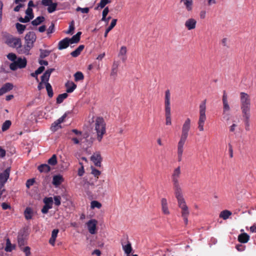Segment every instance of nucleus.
I'll list each match as a JSON object with an SVG mask.
<instances>
[{
    "label": "nucleus",
    "mask_w": 256,
    "mask_h": 256,
    "mask_svg": "<svg viewBox=\"0 0 256 256\" xmlns=\"http://www.w3.org/2000/svg\"><path fill=\"white\" fill-rule=\"evenodd\" d=\"M65 86L66 88V92L68 93H71L74 90L77 86L73 82L68 81L66 83Z\"/></svg>",
    "instance_id": "obj_21"
},
{
    "label": "nucleus",
    "mask_w": 256,
    "mask_h": 256,
    "mask_svg": "<svg viewBox=\"0 0 256 256\" xmlns=\"http://www.w3.org/2000/svg\"><path fill=\"white\" fill-rule=\"evenodd\" d=\"M10 168H8L3 172L0 173V187H4L10 176Z\"/></svg>",
    "instance_id": "obj_11"
},
{
    "label": "nucleus",
    "mask_w": 256,
    "mask_h": 256,
    "mask_svg": "<svg viewBox=\"0 0 256 256\" xmlns=\"http://www.w3.org/2000/svg\"><path fill=\"white\" fill-rule=\"evenodd\" d=\"M110 2V0H101L100 2L98 4V6L100 7V8H104L106 4Z\"/></svg>",
    "instance_id": "obj_55"
},
{
    "label": "nucleus",
    "mask_w": 256,
    "mask_h": 256,
    "mask_svg": "<svg viewBox=\"0 0 256 256\" xmlns=\"http://www.w3.org/2000/svg\"><path fill=\"white\" fill-rule=\"evenodd\" d=\"M16 62L18 64V68H25L27 64L26 60L25 58H18Z\"/></svg>",
    "instance_id": "obj_31"
},
{
    "label": "nucleus",
    "mask_w": 256,
    "mask_h": 256,
    "mask_svg": "<svg viewBox=\"0 0 256 256\" xmlns=\"http://www.w3.org/2000/svg\"><path fill=\"white\" fill-rule=\"evenodd\" d=\"M82 34V32H79L76 33V34L72 36V38H69L70 42V44H76L80 40V35Z\"/></svg>",
    "instance_id": "obj_26"
},
{
    "label": "nucleus",
    "mask_w": 256,
    "mask_h": 256,
    "mask_svg": "<svg viewBox=\"0 0 256 256\" xmlns=\"http://www.w3.org/2000/svg\"><path fill=\"white\" fill-rule=\"evenodd\" d=\"M196 20L193 18L188 19L184 24L186 28L189 30H194L196 27Z\"/></svg>",
    "instance_id": "obj_14"
},
{
    "label": "nucleus",
    "mask_w": 256,
    "mask_h": 256,
    "mask_svg": "<svg viewBox=\"0 0 256 256\" xmlns=\"http://www.w3.org/2000/svg\"><path fill=\"white\" fill-rule=\"evenodd\" d=\"M16 26L18 32L20 34H22L26 28L25 25H23L20 23H16Z\"/></svg>",
    "instance_id": "obj_36"
},
{
    "label": "nucleus",
    "mask_w": 256,
    "mask_h": 256,
    "mask_svg": "<svg viewBox=\"0 0 256 256\" xmlns=\"http://www.w3.org/2000/svg\"><path fill=\"white\" fill-rule=\"evenodd\" d=\"M250 96L244 92L240 93V106L242 114H250Z\"/></svg>",
    "instance_id": "obj_4"
},
{
    "label": "nucleus",
    "mask_w": 256,
    "mask_h": 256,
    "mask_svg": "<svg viewBox=\"0 0 256 256\" xmlns=\"http://www.w3.org/2000/svg\"><path fill=\"white\" fill-rule=\"evenodd\" d=\"M94 130L96 133V139L100 142L106 133V122L103 118L98 116L94 121Z\"/></svg>",
    "instance_id": "obj_3"
},
{
    "label": "nucleus",
    "mask_w": 256,
    "mask_h": 256,
    "mask_svg": "<svg viewBox=\"0 0 256 256\" xmlns=\"http://www.w3.org/2000/svg\"><path fill=\"white\" fill-rule=\"evenodd\" d=\"M70 44L68 38H66L60 40L58 44V48L60 50L67 48Z\"/></svg>",
    "instance_id": "obj_16"
},
{
    "label": "nucleus",
    "mask_w": 256,
    "mask_h": 256,
    "mask_svg": "<svg viewBox=\"0 0 256 256\" xmlns=\"http://www.w3.org/2000/svg\"><path fill=\"white\" fill-rule=\"evenodd\" d=\"M52 2V0H42V4L44 6H48Z\"/></svg>",
    "instance_id": "obj_63"
},
{
    "label": "nucleus",
    "mask_w": 256,
    "mask_h": 256,
    "mask_svg": "<svg viewBox=\"0 0 256 256\" xmlns=\"http://www.w3.org/2000/svg\"><path fill=\"white\" fill-rule=\"evenodd\" d=\"M7 58L8 60L14 62L16 58V56L14 53H10L8 54Z\"/></svg>",
    "instance_id": "obj_59"
},
{
    "label": "nucleus",
    "mask_w": 256,
    "mask_h": 256,
    "mask_svg": "<svg viewBox=\"0 0 256 256\" xmlns=\"http://www.w3.org/2000/svg\"><path fill=\"white\" fill-rule=\"evenodd\" d=\"M11 243L10 240L8 238L6 240V247L5 248V250L6 252H11L12 250V248H11Z\"/></svg>",
    "instance_id": "obj_56"
},
{
    "label": "nucleus",
    "mask_w": 256,
    "mask_h": 256,
    "mask_svg": "<svg viewBox=\"0 0 256 256\" xmlns=\"http://www.w3.org/2000/svg\"><path fill=\"white\" fill-rule=\"evenodd\" d=\"M54 32V24L52 23L51 25L49 26L47 30V34L48 35L53 33Z\"/></svg>",
    "instance_id": "obj_58"
},
{
    "label": "nucleus",
    "mask_w": 256,
    "mask_h": 256,
    "mask_svg": "<svg viewBox=\"0 0 256 256\" xmlns=\"http://www.w3.org/2000/svg\"><path fill=\"white\" fill-rule=\"evenodd\" d=\"M58 4L56 2H52L50 4V5L48 6V8H47L48 12L49 13H52L54 12L57 8Z\"/></svg>",
    "instance_id": "obj_38"
},
{
    "label": "nucleus",
    "mask_w": 256,
    "mask_h": 256,
    "mask_svg": "<svg viewBox=\"0 0 256 256\" xmlns=\"http://www.w3.org/2000/svg\"><path fill=\"white\" fill-rule=\"evenodd\" d=\"M74 80L76 82L83 80L84 79V76L83 74L80 72H78L74 74Z\"/></svg>",
    "instance_id": "obj_39"
},
{
    "label": "nucleus",
    "mask_w": 256,
    "mask_h": 256,
    "mask_svg": "<svg viewBox=\"0 0 256 256\" xmlns=\"http://www.w3.org/2000/svg\"><path fill=\"white\" fill-rule=\"evenodd\" d=\"M92 174L98 178L101 172L99 170L92 167Z\"/></svg>",
    "instance_id": "obj_52"
},
{
    "label": "nucleus",
    "mask_w": 256,
    "mask_h": 256,
    "mask_svg": "<svg viewBox=\"0 0 256 256\" xmlns=\"http://www.w3.org/2000/svg\"><path fill=\"white\" fill-rule=\"evenodd\" d=\"M122 248L126 254H130L132 251V248L130 242H128V244L124 246L122 244Z\"/></svg>",
    "instance_id": "obj_35"
},
{
    "label": "nucleus",
    "mask_w": 256,
    "mask_h": 256,
    "mask_svg": "<svg viewBox=\"0 0 256 256\" xmlns=\"http://www.w3.org/2000/svg\"><path fill=\"white\" fill-rule=\"evenodd\" d=\"M24 215L26 220H30L33 215V210L31 208L27 207L24 212Z\"/></svg>",
    "instance_id": "obj_28"
},
{
    "label": "nucleus",
    "mask_w": 256,
    "mask_h": 256,
    "mask_svg": "<svg viewBox=\"0 0 256 256\" xmlns=\"http://www.w3.org/2000/svg\"><path fill=\"white\" fill-rule=\"evenodd\" d=\"M244 123L245 130L246 131L250 130V114H242Z\"/></svg>",
    "instance_id": "obj_20"
},
{
    "label": "nucleus",
    "mask_w": 256,
    "mask_h": 256,
    "mask_svg": "<svg viewBox=\"0 0 256 256\" xmlns=\"http://www.w3.org/2000/svg\"><path fill=\"white\" fill-rule=\"evenodd\" d=\"M237 126L238 125L236 124L233 123L232 124L229 128L230 132H234Z\"/></svg>",
    "instance_id": "obj_64"
},
{
    "label": "nucleus",
    "mask_w": 256,
    "mask_h": 256,
    "mask_svg": "<svg viewBox=\"0 0 256 256\" xmlns=\"http://www.w3.org/2000/svg\"><path fill=\"white\" fill-rule=\"evenodd\" d=\"M38 169L40 172L45 173L49 172L51 170L49 165L47 164H42L38 166Z\"/></svg>",
    "instance_id": "obj_27"
},
{
    "label": "nucleus",
    "mask_w": 256,
    "mask_h": 256,
    "mask_svg": "<svg viewBox=\"0 0 256 256\" xmlns=\"http://www.w3.org/2000/svg\"><path fill=\"white\" fill-rule=\"evenodd\" d=\"M232 214V212L228 210H224L221 212L220 214V218H222L224 220H226L228 219L230 216Z\"/></svg>",
    "instance_id": "obj_30"
},
{
    "label": "nucleus",
    "mask_w": 256,
    "mask_h": 256,
    "mask_svg": "<svg viewBox=\"0 0 256 256\" xmlns=\"http://www.w3.org/2000/svg\"><path fill=\"white\" fill-rule=\"evenodd\" d=\"M40 57L41 58H44L46 57L49 56L50 54V51L46 50H40Z\"/></svg>",
    "instance_id": "obj_44"
},
{
    "label": "nucleus",
    "mask_w": 256,
    "mask_h": 256,
    "mask_svg": "<svg viewBox=\"0 0 256 256\" xmlns=\"http://www.w3.org/2000/svg\"><path fill=\"white\" fill-rule=\"evenodd\" d=\"M12 124V122L10 120H6L2 124V130L3 132L8 130Z\"/></svg>",
    "instance_id": "obj_40"
},
{
    "label": "nucleus",
    "mask_w": 256,
    "mask_h": 256,
    "mask_svg": "<svg viewBox=\"0 0 256 256\" xmlns=\"http://www.w3.org/2000/svg\"><path fill=\"white\" fill-rule=\"evenodd\" d=\"M10 68L12 70H16L18 68V64L16 62H14L10 64Z\"/></svg>",
    "instance_id": "obj_57"
},
{
    "label": "nucleus",
    "mask_w": 256,
    "mask_h": 256,
    "mask_svg": "<svg viewBox=\"0 0 256 256\" xmlns=\"http://www.w3.org/2000/svg\"><path fill=\"white\" fill-rule=\"evenodd\" d=\"M18 246L20 248H21L22 247H24V246L26 242L22 236H18Z\"/></svg>",
    "instance_id": "obj_45"
},
{
    "label": "nucleus",
    "mask_w": 256,
    "mask_h": 256,
    "mask_svg": "<svg viewBox=\"0 0 256 256\" xmlns=\"http://www.w3.org/2000/svg\"><path fill=\"white\" fill-rule=\"evenodd\" d=\"M118 64L116 62H114L112 66V71L110 72V76H116L118 72Z\"/></svg>",
    "instance_id": "obj_43"
},
{
    "label": "nucleus",
    "mask_w": 256,
    "mask_h": 256,
    "mask_svg": "<svg viewBox=\"0 0 256 256\" xmlns=\"http://www.w3.org/2000/svg\"><path fill=\"white\" fill-rule=\"evenodd\" d=\"M6 43L10 46L16 48L19 52V50L22 48V42L20 38L10 36L6 38Z\"/></svg>",
    "instance_id": "obj_8"
},
{
    "label": "nucleus",
    "mask_w": 256,
    "mask_h": 256,
    "mask_svg": "<svg viewBox=\"0 0 256 256\" xmlns=\"http://www.w3.org/2000/svg\"><path fill=\"white\" fill-rule=\"evenodd\" d=\"M36 36L34 32L27 33L24 37V47L19 50V53L28 55L30 50L34 47V44L36 40Z\"/></svg>",
    "instance_id": "obj_2"
},
{
    "label": "nucleus",
    "mask_w": 256,
    "mask_h": 256,
    "mask_svg": "<svg viewBox=\"0 0 256 256\" xmlns=\"http://www.w3.org/2000/svg\"><path fill=\"white\" fill-rule=\"evenodd\" d=\"M30 18H28V16H26L24 18H20L18 19V20L22 23H26L30 22Z\"/></svg>",
    "instance_id": "obj_61"
},
{
    "label": "nucleus",
    "mask_w": 256,
    "mask_h": 256,
    "mask_svg": "<svg viewBox=\"0 0 256 256\" xmlns=\"http://www.w3.org/2000/svg\"><path fill=\"white\" fill-rule=\"evenodd\" d=\"M62 123V122L60 120H59V118L56 120V122H54L52 125V126H51V129L52 130H54V131H55L56 130V128L57 126H60V124Z\"/></svg>",
    "instance_id": "obj_47"
},
{
    "label": "nucleus",
    "mask_w": 256,
    "mask_h": 256,
    "mask_svg": "<svg viewBox=\"0 0 256 256\" xmlns=\"http://www.w3.org/2000/svg\"><path fill=\"white\" fill-rule=\"evenodd\" d=\"M22 251L24 252L26 256H30L31 252H30V248L29 246H25L22 247L21 248H20Z\"/></svg>",
    "instance_id": "obj_50"
},
{
    "label": "nucleus",
    "mask_w": 256,
    "mask_h": 256,
    "mask_svg": "<svg viewBox=\"0 0 256 256\" xmlns=\"http://www.w3.org/2000/svg\"><path fill=\"white\" fill-rule=\"evenodd\" d=\"M162 210L164 214L168 215L170 212L168 208V204L166 198H162L160 200Z\"/></svg>",
    "instance_id": "obj_15"
},
{
    "label": "nucleus",
    "mask_w": 256,
    "mask_h": 256,
    "mask_svg": "<svg viewBox=\"0 0 256 256\" xmlns=\"http://www.w3.org/2000/svg\"><path fill=\"white\" fill-rule=\"evenodd\" d=\"M90 160L94 163L96 166L100 167L101 166V162L102 158L100 152L94 153L90 157Z\"/></svg>",
    "instance_id": "obj_13"
},
{
    "label": "nucleus",
    "mask_w": 256,
    "mask_h": 256,
    "mask_svg": "<svg viewBox=\"0 0 256 256\" xmlns=\"http://www.w3.org/2000/svg\"><path fill=\"white\" fill-rule=\"evenodd\" d=\"M90 207L92 208H100L102 207V204L96 200H92L90 202Z\"/></svg>",
    "instance_id": "obj_46"
},
{
    "label": "nucleus",
    "mask_w": 256,
    "mask_h": 256,
    "mask_svg": "<svg viewBox=\"0 0 256 256\" xmlns=\"http://www.w3.org/2000/svg\"><path fill=\"white\" fill-rule=\"evenodd\" d=\"M54 70V68H50L47 70L41 76V80L42 82H48L50 76L52 72Z\"/></svg>",
    "instance_id": "obj_19"
},
{
    "label": "nucleus",
    "mask_w": 256,
    "mask_h": 256,
    "mask_svg": "<svg viewBox=\"0 0 256 256\" xmlns=\"http://www.w3.org/2000/svg\"><path fill=\"white\" fill-rule=\"evenodd\" d=\"M127 48L126 46H122L120 50L118 56L122 60V62H125L126 58Z\"/></svg>",
    "instance_id": "obj_17"
},
{
    "label": "nucleus",
    "mask_w": 256,
    "mask_h": 256,
    "mask_svg": "<svg viewBox=\"0 0 256 256\" xmlns=\"http://www.w3.org/2000/svg\"><path fill=\"white\" fill-rule=\"evenodd\" d=\"M13 84L10 82L6 83L0 88V96L3 95L4 94L10 91L13 88Z\"/></svg>",
    "instance_id": "obj_18"
},
{
    "label": "nucleus",
    "mask_w": 256,
    "mask_h": 256,
    "mask_svg": "<svg viewBox=\"0 0 256 256\" xmlns=\"http://www.w3.org/2000/svg\"><path fill=\"white\" fill-rule=\"evenodd\" d=\"M98 221L95 219H92L86 223L88 232L91 234H95L96 232V224Z\"/></svg>",
    "instance_id": "obj_12"
},
{
    "label": "nucleus",
    "mask_w": 256,
    "mask_h": 256,
    "mask_svg": "<svg viewBox=\"0 0 256 256\" xmlns=\"http://www.w3.org/2000/svg\"><path fill=\"white\" fill-rule=\"evenodd\" d=\"M74 30V20H72L69 26V28L68 31L66 32V34H71Z\"/></svg>",
    "instance_id": "obj_51"
},
{
    "label": "nucleus",
    "mask_w": 256,
    "mask_h": 256,
    "mask_svg": "<svg viewBox=\"0 0 256 256\" xmlns=\"http://www.w3.org/2000/svg\"><path fill=\"white\" fill-rule=\"evenodd\" d=\"M58 232L59 230L58 229H54L52 231L51 238L49 240V243L52 246H54L55 244V241L58 236Z\"/></svg>",
    "instance_id": "obj_22"
},
{
    "label": "nucleus",
    "mask_w": 256,
    "mask_h": 256,
    "mask_svg": "<svg viewBox=\"0 0 256 256\" xmlns=\"http://www.w3.org/2000/svg\"><path fill=\"white\" fill-rule=\"evenodd\" d=\"M190 127L191 120L190 118H187L182 126V133L180 136L188 138Z\"/></svg>",
    "instance_id": "obj_10"
},
{
    "label": "nucleus",
    "mask_w": 256,
    "mask_h": 256,
    "mask_svg": "<svg viewBox=\"0 0 256 256\" xmlns=\"http://www.w3.org/2000/svg\"><path fill=\"white\" fill-rule=\"evenodd\" d=\"M63 181V178L60 175H56L54 176L52 179V184L56 186H58L61 184Z\"/></svg>",
    "instance_id": "obj_24"
},
{
    "label": "nucleus",
    "mask_w": 256,
    "mask_h": 256,
    "mask_svg": "<svg viewBox=\"0 0 256 256\" xmlns=\"http://www.w3.org/2000/svg\"><path fill=\"white\" fill-rule=\"evenodd\" d=\"M188 138L180 136V140L177 145L178 161L182 160V155L184 151V146Z\"/></svg>",
    "instance_id": "obj_9"
},
{
    "label": "nucleus",
    "mask_w": 256,
    "mask_h": 256,
    "mask_svg": "<svg viewBox=\"0 0 256 256\" xmlns=\"http://www.w3.org/2000/svg\"><path fill=\"white\" fill-rule=\"evenodd\" d=\"M116 19H113L112 20L110 26L106 29L105 31L104 34V36L105 38L107 37L108 33L116 26Z\"/></svg>",
    "instance_id": "obj_29"
},
{
    "label": "nucleus",
    "mask_w": 256,
    "mask_h": 256,
    "mask_svg": "<svg viewBox=\"0 0 256 256\" xmlns=\"http://www.w3.org/2000/svg\"><path fill=\"white\" fill-rule=\"evenodd\" d=\"M222 104L224 114H225V112H229L230 110V108L228 102H222Z\"/></svg>",
    "instance_id": "obj_49"
},
{
    "label": "nucleus",
    "mask_w": 256,
    "mask_h": 256,
    "mask_svg": "<svg viewBox=\"0 0 256 256\" xmlns=\"http://www.w3.org/2000/svg\"><path fill=\"white\" fill-rule=\"evenodd\" d=\"M44 20V18L43 16H40L37 17L36 19L32 22V24L33 26H38L42 23Z\"/></svg>",
    "instance_id": "obj_32"
},
{
    "label": "nucleus",
    "mask_w": 256,
    "mask_h": 256,
    "mask_svg": "<svg viewBox=\"0 0 256 256\" xmlns=\"http://www.w3.org/2000/svg\"><path fill=\"white\" fill-rule=\"evenodd\" d=\"M44 202L45 206L52 207L53 200L52 197L45 198L44 199Z\"/></svg>",
    "instance_id": "obj_42"
},
{
    "label": "nucleus",
    "mask_w": 256,
    "mask_h": 256,
    "mask_svg": "<svg viewBox=\"0 0 256 256\" xmlns=\"http://www.w3.org/2000/svg\"><path fill=\"white\" fill-rule=\"evenodd\" d=\"M50 208H52V206L44 205L42 208V212L44 214H47L48 212V210Z\"/></svg>",
    "instance_id": "obj_62"
},
{
    "label": "nucleus",
    "mask_w": 256,
    "mask_h": 256,
    "mask_svg": "<svg viewBox=\"0 0 256 256\" xmlns=\"http://www.w3.org/2000/svg\"><path fill=\"white\" fill-rule=\"evenodd\" d=\"M250 240V236L246 233H242L238 235V240L241 243H246Z\"/></svg>",
    "instance_id": "obj_23"
},
{
    "label": "nucleus",
    "mask_w": 256,
    "mask_h": 256,
    "mask_svg": "<svg viewBox=\"0 0 256 256\" xmlns=\"http://www.w3.org/2000/svg\"><path fill=\"white\" fill-rule=\"evenodd\" d=\"M46 88L48 92V96L50 98H52L54 95L53 90L50 84L48 82L46 83Z\"/></svg>",
    "instance_id": "obj_34"
},
{
    "label": "nucleus",
    "mask_w": 256,
    "mask_h": 256,
    "mask_svg": "<svg viewBox=\"0 0 256 256\" xmlns=\"http://www.w3.org/2000/svg\"><path fill=\"white\" fill-rule=\"evenodd\" d=\"M179 208L181 209L182 216L184 218L185 224L188 223V216L190 212L186 201L184 198H176Z\"/></svg>",
    "instance_id": "obj_7"
},
{
    "label": "nucleus",
    "mask_w": 256,
    "mask_h": 256,
    "mask_svg": "<svg viewBox=\"0 0 256 256\" xmlns=\"http://www.w3.org/2000/svg\"><path fill=\"white\" fill-rule=\"evenodd\" d=\"M68 96V94L67 93H64L62 94H60L56 98V103L57 104H61L64 99H66Z\"/></svg>",
    "instance_id": "obj_37"
},
{
    "label": "nucleus",
    "mask_w": 256,
    "mask_h": 256,
    "mask_svg": "<svg viewBox=\"0 0 256 256\" xmlns=\"http://www.w3.org/2000/svg\"><path fill=\"white\" fill-rule=\"evenodd\" d=\"M54 204L56 206H59L61 204V198L59 196H54Z\"/></svg>",
    "instance_id": "obj_53"
},
{
    "label": "nucleus",
    "mask_w": 256,
    "mask_h": 256,
    "mask_svg": "<svg viewBox=\"0 0 256 256\" xmlns=\"http://www.w3.org/2000/svg\"><path fill=\"white\" fill-rule=\"evenodd\" d=\"M26 16H28V18H30V20H32L34 17V14L32 9L30 8H28L26 11Z\"/></svg>",
    "instance_id": "obj_48"
},
{
    "label": "nucleus",
    "mask_w": 256,
    "mask_h": 256,
    "mask_svg": "<svg viewBox=\"0 0 256 256\" xmlns=\"http://www.w3.org/2000/svg\"><path fill=\"white\" fill-rule=\"evenodd\" d=\"M35 182L34 178L28 179L26 182V186L30 188V186H32Z\"/></svg>",
    "instance_id": "obj_60"
},
{
    "label": "nucleus",
    "mask_w": 256,
    "mask_h": 256,
    "mask_svg": "<svg viewBox=\"0 0 256 256\" xmlns=\"http://www.w3.org/2000/svg\"><path fill=\"white\" fill-rule=\"evenodd\" d=\"M186 7L188 11H191L192 10V0H182Z\"/></svg>",
    "instance_id": "obj_33"
},
{
    "label": "nucleus",
    "mask_w": 256,
    "mask_h": 256,
    "mask_svg": "<svg viewBox=\"0 0 256 256\" xmlns=\"http://www.w3.org/2000/svg\"><path fill=\"white\" fill-rule=\"evenodd\" d=\"M48 164L52 166L57 164V158L56 154H53L52 156L48 160Z\"/></svg>",
    "instance_id": "obj_41"
},
{
    "label": "nucleus",
    "mask_w": 256,
    "mask_h": 256,
    "mask_svg": "<svg viewBox=\"0 0 256 256\" xmlns=\"http://www.w3.org/2000/svg\"><path fill=\"white\" fill-rule=\"evenodd\" d=\"M206 100H204L199 106V118L198 121V128L200 131L202 132L204 130V124L206 120Z\"/></svg>",
    "instance_id": "obj_6"
},
{
    "label": "nucleus",
    "mask_w": 256,
    "mask_h": 256,
    "mask_svg": "<svg viewBox=\"0 0 256 256\" xmlns=\"http://www.w3.org/2000/svg\"><path fill=\"white\" fill-rule=\"evenodd\" d=\"M84 45H80L74 51L70 53L72 57L76 58L78 56L84 49Z\"/></svg>",
    "instance_id": "obj_25"
},
{
    "label": "nucleus",
    "mask_w": 256,
    "mask_h": 256,
    "mask_svg": "<svg viewBox=\"0 0 256 256\" xmlns=\"http://www.w3.org/2000/svg\"><path fill=\"white\" fill-rule=\"evenodd\" d=\"M164 110L166 116V125H170L172 124L170 112V92L169 90H167L165 92Z\"/></svg>",
    "instance_id": "obj_5"
},
{
    "label": "nucleus",
    "mask_w": 256,
    "mask_h": 256,
    "mask_svg": "<svg viewBox=\"0 0 256 256\" xmlns=\"http://www.w3.org/2000/svg\"><path fill=\"white\" fill-rule=\"evenodd\" d=\"M181 174L180 166H178L174 170L171 176L174 194L176 198H184L182 190L179 181Z\"/></svg>",
    "instance_id": "obj_1"
},
{
    "label": "nucleus",
    "mask_w": 256,
    "mask_h": 256,
    "mask_svg": "<svg viewBox=\"0 0 256 256\" xmlns=\"http://www.w3.org/2000/svg\"><path fill=\"white\" fill-rule=\"evenodd\" d=\"M76 10L77 12L80 11L82 13L84 14H88L90 11V8H82L78 6L76 8Z\"/></svg>",
    "instance_id": "obj_54"
}]
</instances>
